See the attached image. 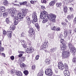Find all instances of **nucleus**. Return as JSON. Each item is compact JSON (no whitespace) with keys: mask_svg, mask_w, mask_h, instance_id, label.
<instances>
[{"mask_svg":"<svg viewBox=\"0 0 76 76\" xmlns=\"http://www.w3.org/2000/svg\"><path fill=\"white\" fill-rule=\"evenodd\" d=\"M17 16L20 20L23 19V15L20 12H19L17 14Z\"/></svg>","mask_w":76,"mask_h":76,"instance_id":"4468645a","label":"nucleus"},{"mask_svg":"<svg viewBox=\"0 0 76 76\" xmlns=\"http://www.w3.org/2000/svg\"><path fill=\"white\" fill-rule=\"evenodd\" d=\"M45 74L48 76H52L53 75V72L51 69H47L45 71Z\"/></svg>","mask_w":76,"mask_h":76,"instance_id":"7ed1b4c3","label":"nucleus"},{"mask_svg":"<svg viewBox=\"0 0 76 76\" xmlns=\"http://www.w3.org/2000/svg\"><path fill=\"white\" fill-rule=\"evenodd\" d=\"M74 71L75 72V73H76V68L74 69Z\"/></svg>","mask_w":76,"mask_h":76,"instance_id":"338daca9","label":"nucleus"},{"mask_svg":"<svg viewBox=\"0 0 76 76\" xmlns=\"http://www.w3.org/2000/svg\"><path fill=\"white\" fill-rule=\"evenodd\" d=\"M28 12V10L27 9H25V10H22V13L23 15L24 16H26Z\"/></svg>","mask_w":76,"mask_h":76,"instance_id":"f3484780","label":"nucleus"},{"mask_svg":"<svg viewBox=\"0 0 76 76\" xmlns=\"http://www.w3.org/2000/svg\"><path fill=\"white\" fill-rule=\"evenodd\" d=\"M41 9H42V10H45V7L44 6L42 5L41 6Z\"/></svg>","mask_w":76,"mask_h":76,"instance_id":"603ef678","label":"nucleus"},{"mask_svg":"<svg viewBox=\"0 0 76 76\" xmlns=\"http://www.w3.org/2000/svg\"><path fill=\"white\" fill-rule=\"evenodd\" d=\"M72 61L73 63H76V57H74L73 58Z\"/></svg>","mask_w":76,"mask_h":76,"instance_id":"a19ab883","label":"nucleus"},{"mask_svg":"<svg viewBox=\"0 0 76 76\" xmlns=\"http://www.w3.org/2000/svg\"><path fill=\"white\" fill-rule=\"evenodd\" d=\"M3 34L4 35H7V32L5 30H4L3 31Z\"/></svg>","mask_w":76,"mask_h":76,"instance_id":"de8ad7c7","label":"nucleus"},{"mask_svg":"<svg viewBox=\"0 0 76 76\" xmlns=\"http://www.w3.org/2000/svg\"><path fill=\"white\" fill-rule=\"evenodd\" d=\"M10 58L11 60H14V59H15V57L13 56H12L10 57Z\"/></svg>","mask_w":76,"mask_h":76,"instance_id":"3c124183","label":"nucleus"},{"mask_svg":"<svg viewBox=\"0 0 76 76\" xmlns=\"http://www.w3.org/2000/svg\"><path fill=\"white\" fill-rule=\"evenodd\" d=\"M61 49L62 51H64L66 48V44H63L60 45Z\"/></svg>","mask_w":76,"mask_h":76,"instance_id":"ddd939ff","label":"nucleus"},{"mask_svg":"<svg viewBox=\"0 0 76 76\" xmlns=\"http://www.w3.org/2000/svg\"><path fill=\"white\" fill-rule=\"evenodd\" d=\"M15 72V70L12 69L11 70V73L12 74H13Z\"/></svg>","mask_w":76,"mask_h":76,"instance_id":"8fccbe9b","label":"nucleus"},{"mask_svg":"<svg viewBox=\"0 0 76 76\" xmlns=\"http://www.w3.org/2000/svg\"><path fill=\"white\" fill-rule=\"evenodd\" d=\"M7 13L6 12H4L3 13V16L4 17H6V16H7Z\"/></svg>","mask_w":76,"mask_h":76,"instance_id":"c03bdc74","label":"nucleus"},{"mask_svg":"<svg viewBox=\"0 0 76 76\" xmlns=\"http://www.w3.org/2000/svg\"><path fill=\"white\" fill-rule=\"evenodd\" d=\"M25 58H26L25 57H22L19 58V61H20L21 63H22V62H23V61H25Z\"/></svg>","mask_w":76,"mask_h":76,"instance_id":"6ab92c4d","label":"nucleus"},{"mask_svg":"<svg viewBox=\"0 0 76 76\" xmlns=\"http://www.w3.org/2000/svg\"><path fill=\"white\" fill-rule=\"evenodd\" d=\"M27 4V1H25L23 2H20V5L21 6H24L25 5H26Z\"/></svg>","mask_w":76,"mask_h":76,"instance_id":"7c9ffc66","label":"nucleus"},{"mask_svg":"<svg viewBox=\"0 0 76 76\" xmlns=\"http://www.w3.org/2000/svg\"><path fill=\"white\" fill-rule=\"evenodd\" d=\"M4 5L5 6H7L9 5V2L7 0H5L3 2Z\"/></svg>","mask_w":76,"mask_h":76,"instance_id":"4be33fe9","label":"nucleus"},{"mask_svg":"<svg viewBox=\"0 0 76 76\" xmlns=\"http://www.w3.org/2000/svg\"><path fill=\"white\" fill-rule=\"evenodd\" d=\"M25 34V33H24V32H23L22 34H21V36L22 37H24V35Z\"/></svg>","mask_w":76,"mask_h":76,"instance_id":"680f3d73","label":"nucleus"},{"mask_svg":"<svg viewBox=\"0 0 76 76\" xmlns=\"http://www.w3.org/2000/svg\"><path fill=\"white\" fill-rule=\"evenodd\" d=\"M29 18H29V17L28 16H27L26 17V19H27H27H29Z\"/></svg>","mask_w":76,"mask_h":76,"instance_id":"774afa93","label":"nucleus"},{"mask_svg":"<svg viewBox=\"0 0 76 76\" xmlns=\"http://www.w3.org/2000/svg\"><path fill=\"white\" fill-rule=\"evenodd\" d=\"M0 74H1V75H3L4 74V72H3L1 71L0 72Z\"/></svg>","mask_w":76,"mask_h":76,"instance_id":"e2e57ef3","label":"nucleus"},{"mask_svg":"<svg viewBox=\"0 0 76 76\" xmlns=\"http://www.w3.org/2000/svg\"><path fill=\"white\" fill-rule=\"evenodd\" d=\"M60 43L62 44H66L65 43H64V39H61L60 40Z\"/></svg>","mask_w":76,"mask_h":76,"instance_id":"58836bf2","label":"nucleus"},{"mask_svg":"<svg viewBox=\"0 0 76 76\" xmlns=\"http://www.w3.org/2000/svg\"><path fill=\"white\" fill-rule=\"evenodd\" d=\"M1 54L2 56H4V57H6V56L4 53H1Z\"/></svg>","mask_w":76,"mask_h":76,"instance_id":"bf43d9fd","label":"nucleus"},{"mask_svg":"<svg viewBox=\"0 0 76 76\" xmlns=\"http://www.w3.org/2000/svg\"><path fill=\"white\" fill-rule=\"evenodd\" d=\"M13 17V20H19V18L18 17V16H15L14 15H13V16H12Z\"/></svg>","mask_w":76,"mask_h":76,"instance_id":"f704fd0d","label":"nucleus"},{"mask_svg":"<svg viewBox=\"0 0 76 76\" xmlns=\"http://www.w3.org/2000/svg\"><path fill=\"white\" fill-rule=\"evenodd\" d=\"M16 74L18 76H22V73L20 71L16 72Z\"/></svg>","mask_w":76,"mask_h":76,"instance_id":"412c9836","label":"nucleus"},{"mask_svg":"<svg viewBox=\"0 0 76 76\" xmlns=\"http://www.w3.org/2000/svg\"><path fill=\"white\" fill-rule=\"evenodd\" d=\"M63 10L64 13H67L68 10V8L66 6H65L63 7Z\"/></svg>","mask_w":76,"mask_h":76,"instance_id":"a878e982","label":"nucleus"},{"mask_svg":"<svg viewBox=\"0 0 76 76\" xmlns=\"http://www.w3.org/2000/svg\"><path fill=\"white\" fill-rule=\"evenodd\" d=\"M26 65L23 63H21L20 65V67L22 69H24L25 67H26Z\"/></svg>","mask_w":76,"mask_h":76,"instance_id":"393cba45","label":"nucleus"},{"mask_svg":"<svg viewBox=\"0 0 76 76\" xmlns=\"http://www.w3.org/2000/svg\"><path fill=\"white\" fill-rule=\"evenodd\" d=\"M71 32L72 31L70 30H69L68 31H64V36L65 37H67L68 36L69 33V34H72Z\"/></svg>","mask_w":76,"mask_h":76,"instance_id":"f8f14e48","label":"nucleus"},{"mask_svg":"<svg viewBox=\"0 0 76 76\" xmlns=\"http://www.w3.org/2000/svg\"><path fill=\"white\" fill-rule=\"evenodd\" d=\"M48 17H45V18H43V19H45L44 20H43L42 21V23H45L47 22L48 21V19L47 18Z\"/></svg>","mask_w":76,"mask_h":76,"instance_id":"bb28decb","label":"nucleus"},{"mask_svg":"<svg viewBox=\"0 0 76 76\" xmlns=\"http://www.w3.org/2000/svg\"><path fill=\"white\" fill-rule=\"evenodd\" d=\"M8 36L9 38H11L12 37V29H10L8 30Z\"/></svg>","mask_w":76,"mask_h":76,"instance_id":"2eb2a0df","label":"nucleus"},{"mask_svg":"<svg viewBox=\"0 0 76 76\" xmlns=\"http://www.w3.org/2000/svg\"><path fill=\"white\" fill-rule=\"evenodd\" d=\"M54 4H55L54 1H52L49 3V5L50 6H54Z\"/></svg>","mask_w":76,"mask_h":76,"instance_id":"72a5a7b5","label":"nucleus"},{"mask_svg":"<svg viewBox=\"0 0 76 76\" xmlns=\"http://www.w3.org/2000/svg\"><path fill=\"white\" fill-rule=\"evenodd\" d=\"M60 28H59V27H58L57 28H56V31H60Z\"/></svg>","mask_w":76,"mask_h":76,"instance_id":"052dcab7","label":"nucleus"},{"mask_svg":"<svg viewBox=\"0 0 76 76\" xmlns=\"http://www.w3.org/2000/svg\"><path fill=\"white\" fill-rule=\"evenodd\" d=\"M35 26L37 29H39V26L38 24L36 23L35 24Z\"/></svg>","mask_w":76,"mask_h":76,"instance_id":"ea45409f","label":"nucleus"},{"mask_svg":"<svg viewBox=\"0 0 76 76\" xmlns=\"http://www.w3.org/2000/svg\"><path fill=\"white\" fill-rule=\"evenodd\" d=\"M45 63L46 64H50L51 63V61L49 59H47L45 60Z\"/></svg>","mask_w":76,"mask_h":76,"instance_id":"a211bd4d","label":"nucleus"},{"mask_svg":"<svg viewBox=\"0 0 76 76\" xmlns=\"http://www.w3.org/2000/svg\"><path fill=\"white\" fill-rule=\"evenodd\" d=\"M30 3L31 4H34V1L33 0H31L30 1Z\"/></svg>","mask_w":76,"mask_h":76,"instance_id":"4d7b16f0","label":"nucleus"},{"mask_svg":"<svg viewBox=\"0 0 76 76\" xmlns=\"http://www.w3.org/2000/svg\"><path fill=\"white\" fill-rule=\"evenodd\" d=\"M32 18L34 21L33 22V23L37 22V13H36V12H33V13Z\"/></svg>","mask_w":76,"mask_h":76,"instance_id":"9d476101","label":"nucleus"},{"mask_svg":"<svg viewBox=\"0 0 76 76\" xmlns=\"http://www.w3.org/2000/svg\"><path fill=\"white\" fill-rule=\"evenodd\" d=\"M2 16V13L1 11H0V17H1Z\"/></svg>","mask_w":76,"mask_h":76,"instance_id":"69168bd1","label":"nucleus"},{"mask_svg":"<svg viewBox=\"0 0 76 76\" xmlns=\"http://www.w3.org/2000/svg\"><path fill=\"white\" fill-rule=\"evenodd\" d=\"M43 74H44V72L43 71L41 70L40 71V72L38 74V76H43Z\"/></svg>","mask_w":76,"mask_h":76,"instance_id":"5701e85b","label":"nucleus"},{"mask_svg":"<svg viewBox=\"0 0 76 76\" xmlns=\"http://www.w3.org/2000/svg\"><path fill=\"white\" fill-rule=\"evenodd\" d=\"M73 22L74 23H76V16L74 20H73Z\"/></svg>","mask_w":76,"mask_h":76,"instance_id":"864d4df0","label":"nucleus"},{"mask_svg":"<svg viewBox=\"0 0 76 76\" xmlns=\"http://www.w3.org/2000/svg\"><path fill=\"white\" fill-rule=\"evenodd\" d=\"M23 73L26 76H27V75L29 74V72H28V71L27 70H24L23 71Z\"/></svg>","mask_w":76,"mask_h":76,"instance_id":"473e14b6","label":"nucleus"},{"mask_svg":"<svg viewBox=\"0 0 76 76\" xmlns=\"http://www.w3.org/2000/svg\"><path fill=\"white\" fill-rule=\"evenodd\" d=\"M58 67L60 70H64V67L66 70L68 69V66H67V64H66L64 65V64L62 63V62H59L58 63Z\"/></svg>","mask_w":76,"mask_h":76,"instance_id":"f257e3e1","label":"nucleus"},{"mask_svg":"<svg viewBox=\"0 0 76 76\" xmlns=\"http://www.w3.org/2000/svg\"><path fill=\"white\" fill-rule=\"evenodd\" d=\"M23 47L24 48H27V45L26 44H24L23 45Z\"/></svg>","mask_w":76,"mask_h":76,"instance_id":"09e8293b","label":"nucleus"},{"mask_svg":"<svg viewBox=\"0 0 76 76\" xmlns=\"http://www.w3.org/2000/svg\"><path fill=\"white\" fill-rule=\"evenodd\" d=\"M34 48H32L29 47L27 49L26 52L27 53H31L34 52Z\"/></svg>","mask_w":76,"mask_h":76,"instance_id":"9b49d317","label":"nucleus"},{"mask_svg":"<svg viewBox=\"0 0 76 76\" xmlns=\"http://www.w3.org/2000/svg\"><path fill=\"white\" fill-rule=\"evenodd\" d=\"M4 51V48L1 47H0V55H1V52H3Z\"/></svg>","mask_w":76,"mask_h":76,"instance_id":"c9c22d12","label":"nucleus"},{"mask_svg":"<svg viewBox=\"0 0 76 76\" xmlns=\"http://www.w3.org/2000/svg\"><path fill=\"white\" fill-rule=\"evenodd\" d=\"M0 10L1 12H5V10H6V9L4 8V7L2 6L0 8Z\"/></svg>","mask_w":76,"mask_h":76,"instance_id":"cd10ccee","label":"nucleus"},{"mask_svg":"<svg viewBox=\"0 0 76 76\" xmlns=\"http://www.w3.org/2000/svg\"><path fill=\"white\" fill-rule=\"evenodd\" d=\"M47 43H48V41H46L43 43L42 44V45H41L40 48V50H44L45 48H47L48 47V45H47Z\"/></svg>","mask_w":76,"mask_h":76,"instance_id":"0eeeda50","label":"nucleus"},{"mask_svg":"<svg viewBox=\"0 0 76 76\" xmlns=\"http://www.w3.org/2000/svg\"><path fill=\"white\" fill-rule=\"evenodd\" d=\"M21 20H20V19H18V20H14V24L15 25H18V23Z\"/></svg>","mask_w":76,"mask_h":76,"instance_id":"aec40b11","label":"nucleus"},{"mask_svg":"<svg viewBox=\"0 0 76 76\" xmlns=\"http://www.w3.org/2000/svg\"><path fill=\"white\" fill-rule=\"evenodd\" d=\"M39 56L38 55L36 56L35 57V58L36 60H38V58H39Z\"/></svg>","mask_w":76,"mask_h":76,"instance_id":"5fc2aeb1","label":"nucleus"},{"mask_svg":"<svg viewBox=\"0 0 76 76\" xmlns=\"http://www.w3.org/2000/svg\"><path fill=\"white\" fill-rule=\"evenodd\" d=\"M8 12L10 14H11L12 16H13V15H15V10L13 8H10L8 9Z\"/></svg>","mask_w":76,"mask_h":76,"instance_id":"6e6552de","label":"nucleus"},{"mask_svg":"<svg viewBox=\"0 0 76 76\" xmlns=\"http://www.w3.org/2000/svg\"><path fill=\"white\" fill-rule=\"evenodd\" d=\"M64 74L65 76H70V72L67 70H65L64 72Z\"/></svg>","mask_w":76,"mask_h":76,"instance_id":"dca6fc26","label":"nucleus"},{"mask_svg":"<svg viewBox=\"0 0 76 76\" xmlns=\"http://www.w3.org/2000/svg\"><path fill=\"white\" fill-rule=\"evenodd\" d=\"M50 17H51L50 20L52 22L54 23L56 22V15L50 13Z\"/></svg>","mask_w":76,"mask_h":76,"instance_id":"39448f33","label":"nucleus"},{"mask_svg":"<svg viewBox=\"0 0 76 76\" xmlns=\"http://www.w3.org/2000/svg\"><path fill=\"white\" fill-rule=\"evenodd\" d=\"M69 10L70 11V12H73V8L72 7H70L69 8Z\"/></svg>","mask_w":76,"mask_h":76,"instance_id":"49530a36","label":"nucleus"},{"mask_svg":"<svg viewBox=\"0 0 76 76\" xmlns=\"http://www.w3.org/2000/svg\"><path fill=\"white\" fill-rule=\"evenodd\" d=\"M28 32L30 34V35L32 36V35H34V37L35 36V31H34V30L33 28H30L29 29L28 31Z\"/></svg>","mask_w":76,"mask_h":76,"instance_id":"1a4fd4ad","label":"nucleus"},{"mask_svg":"<svg viewBox=\"0 0 76 76\" xmlns=\"http://www.w3.org/2000/svg\"><path fill=\"white\" fill-rule=\"evenodd\" d=\"M62 54L64 58H67L69 57L70 51L67 50L65 52H63Z\"/></svg>","mask_w":76,"mask_h":76,"instance_id":"423d86ee","label":"nucleus"},{"mask_svg":"<svg viewBox=\"0 0 76 76\" xmlns=\"http://www.w3.org/2000/svg\"><path fill=\"white\" fill-rule=\"evenodd\" d=\"M5 21L7 24H9L10 23V21L9 18H6Z\"/></svg>","mask_w":76,"mask_h":76,"instance_id":"2f4dec72","label":"nucleus"},{"mask_svg":"<svg viewBox=\"0 0 76 76\" xmlns=\"http://www.w3.org/2000/svg\"><path fill=\"white\" fill-rule=\"evenodd\" d=\"M47 12L44 11L42 12L41 13L40 15V18L41 19H43V18H45V17H48V16L47 15Z\"/></svg>","mask_w":76,"mask_h":76,"instance_id":"20e7f679","label":"nucleus"},{"mask_svg":"<svg viewBox=\"0 0 76 76\" xmlns=\"http://www.w3.org/2000/svg\"><path fill=\"white\" fill-rule=\"evenodd\" d=\"M61 6V3H57L56 4V6L57 7H60Z\"/></svg>","mask_w":76,"mask_h":76,"instance_id":"e433bc0d","label":"nucleus"},{"mask_svg":"<svg viewBox=\"0 0 76 76\" xmlns=\"http://www.w3.org/2000/svg\"><path fill=\"white\" fill-rule=\"evenodd\" d=\"M56 48H52L50 49V52L51 53H54L56 51Z\"/></svg>","mask_w":76,"mask_h":76,"instance_id":"c85d7f7f","label":"nucleus"},{"mask_svg":"<svg viewBox=\"0 0 76 76\" xmlns=\"http://www.w3.org/2000/svg\"><path fill=\"white\" fill-rule=\"evenodd\" d=\"M68 47L69 48H71L70 50L72 54H75L76 51V49L75 47H73V44L71 42H69L68 43Z\"/></svg>","mask_w":76,"mask_h":76,"instance_id":"f03ea898","label":"nucleus"},{"mask_svg":"<svg viewBox=\"0 0 76 76\" xmlns=\"http://www.w3.org/2000/svg\"><path fill=\"white\" fill-rule=\"evenodd\" d=\"M73 15L72 14L69 15L67 17V18H68L69 20H70L71 19H73Z\"/></svg>","mask_w":76,"mask_h":76,"instance_id":"b1692460","label":"nucleus"},{"mask_svg":"<svg viewBox=\"0 0 76 76\" xmlns=\"http://www.w3.org/2000/svg\"><path fill=\"white\" fill-rule=\"evenodd\" d=\"M61 25L64 27H67V24L65 22H62L61 23Z\"/></svg>","mask_w":76,"mask_h":76,"instance_id":"c756f323","label":"nucleus"},{"mask_svg":"<svg viewBox=\"0 0 76 76\" xmlns=\"http://www.w3.org/2000/svg\"><path fill=\"white\" fill-rule=\"evenodd\" d=\"M18 53L20 54V53H22L23 54H24V53H25V52L19 51H18Z\"/></svg>","mask_w":76,"mask_h":76,"instance_id":"13d9d810","label":"nucleus"},{"mask_svg":"<svg viewBox=\"0 0 76 76\" xmlns=\"http://www.w3.org/2000/svg\"><path fill=\"white\" fill-rule=\"evenodd\" d=\"M22 56H23V54L21 53L18 55V57H22Z\"/></svg>","mask_w":76,"mask_h":76,"instance_id":"6e6d98bb","label":"nucleus"},{"mask_svg":"<svg viewBox=\"0 0 76 76\" xmlns=\"http://www.w3.org/2000/svg\"><path fill=\"white\" fill-rule=\"evenodd\" d=\"M42 3H46V0H43Z\"/></svg>","mask_w":76,"mask_h":76,"instance_id":"0e129e2a","label":"nucleus"},{"mask_svg":"<svg viewBox=\"0 0 76 76\" xmlns=\"http://www.w3.org/2000/svg\"><path fill=\"white\" fill-rule=\"evenodd\" d=\"M27 20V22H28V25H30V24L31 23V19H30V18H29V19Z\"/></svg>","mask_w":76,"mask_h":76,"instance_id":"79ce46f5","label":"nucleus"},{"mask_svg":"<svg viewBox=\"0 0 76 76\" xmlns=\"http://www.w3.org/2000/svg\"><path fill=\"white\" fill-rule=\"evenodd\" d=\"M12 28V30H13L14 31L15 29V28H16V26H15V25H13L12 27H10V29H11Z\"/></svg>","mask_w":76,"mask_h":76,"instance_id":"4c0bfd02","label":"nucleus"},{"mask_svg":"<svg viewBox=\"0 0 76 76\" xmlns=\"http://www.w3.org/2000/svg\"><path fill=\"white\" fill-rule=\"evenodd\" d=\"M36 68V66L35 64L33 65L31 67V69L32 70H35Z\"/></svg>","mask_w":76,"mask_h":76,"instance_id":"37998d69","label":"nucleus"},{"mask_svg":"<svg viewBox=\"0 0 76 76\" xmlns=\"http://www.w3.org/2000/svg\"><path fill=\"white\" fill-rule=\"evenodd\" d=\"M51 29L53 31H55L57 29V27L56 26H53L51 28Z\"/></svg>","mask_w":76,"mask_h":76,"instance_id":"a18cd8bd","label":"nucleus"}]
</instances>
